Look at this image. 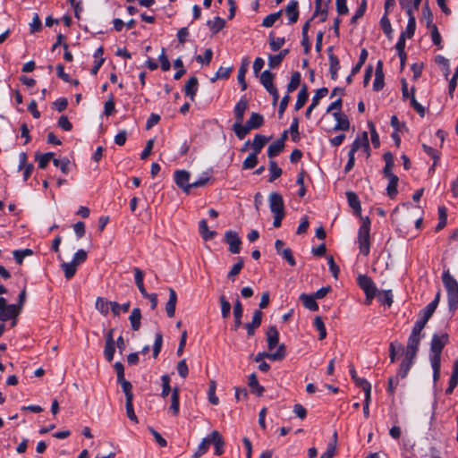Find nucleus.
Returning a JSON list of instances; mask_svg holds the SVG:
<instances>
[{
  "label": "nucleus",
  "mask_w": 458,
  "mask_h": 458,
  "mask_svg": "<svg viewBox=\"0 0 458 458\" xmlns=\"http://www.w3.org/2000/svg\"><path fill=\"white\" fill-rule=\"evenodd\" d=\"M264 124V116L259 113H251L245 124L234 123L233 131L239 140H243L251 130L260 128Z\"/></svg>",
  "instance_id": "1"
},
{
  "label": "nucleus",
  "mask_w": 458,
  "mask_h": 458,
  "mask_svg": "<svg viewBox=\"0 0 458 458\" xmlns=\"http://www.w3.org/2000/svg\"><path fill=\"white\" fill-rule=\"evenodd\" d=\"M210 446H213L214 454L216 456H221L225 453V438L218 430H213L202 438V454L208 452Z\"/></svg>",
  "instance_id": "2"
},
{
  "label": "nucleus",
  "mask_w": 458,
  "mask_h": 458,
  "mask_svg": "<svg viewBox=\"0 0 458 458\" xmlns=\"http://www.w3.org/2000/svg\"><path fill=\"white\" fill-rule=\"evenodd\" d=\"M361 222L358 231L359 249L362 255L368 256L370 250L369 232L371 222L369 216L361 217Z\"/></svg>",
  "instance_id": "3"
},
{
  "label": "nucleus",
  "mask_w": 458,
  "mask_h": 458,
  "mask_svg": "<svg viewBox=\"0 0 458 458\" xmlns=\"http://www.w3.org/2000/svg\"><path fill=\"white\" fill-rule=\"evenodd\" d=\"M174 178L176 185L181 188L186 194L191 192V188L200 186V179L193 182H190L191 174L185 170H176L174 172Z\"/></svg>",
  "instance_id": "4"
},
{
  "label": "nucleus",
  "mask_w": 458,
  "mask_h": 458,
  "mask_svg": "<svg viewBox=\"0 0 458 458\" xmlns=\"http://www.w3.org/2000/svg\"><path fill=\"white\" fill-rule=\"evenodd\" d=\"M448 342L449 336L446 333L440 335L437 334L433 335L430 343V351L432 352L430 360H441V352Z\"/></svg>",
  "instance_id": "5"
},
{
  "label": "nucleus",
  "mask_w": 458,
  "mask_h": 458,
  "mask_svg": "<svg viewBox=\"0 0 458 458\" xmlns=\"http://www.w3.org/2000/svg\"><path fill=\"white\" fill-rule=\"evenodd\" d=\"M357 284L363 290L367 302L370 303L377 293V287L372 279L367 275H360L357 277Z\"/></svg>",
  "instance_id": "6"
},
{
  "label": "nucleus",
  "mask_w": 458,
  "mask_h": 458,
  "mask_svg": "<svg viewBox=\"0 0 458 458\" xmlns=\"http://www.w3.org/2000/svg\"><path fill=\"white\" fill-rule=\"evenodd\" d=\"M273 81L274 74L271 72L267 70L260 74V82L273 97V104L276 105L279 99V93L276 87L274 85Z\"/></svg>",
  "instance_id": "7"
},
{
  "label": "nucleus",
  "mask_w": 458,
  "mask_h": 458,
  "mask_svg": "<svg viewBox=\"0 0 458 458\" xmlns=\"http://www.w3.org/2000/svg\"><path fill=\"white\" fill-rule=\"evenodd\" d=\"M225 241L229 245V251L231 253L237 254L241 251L242 240L236 232L232 230L226 231Z\"/></svg>",
  "instance_id": "8"
},
{
  "label": "nucleus",
  "mask_w": 458,
  "mask_h": 458,
  "mask_svg": "<svg viewBox=\"0 0 458 458\" xmlns=\"http://www.w3.org/2000/svg\"><path fill=\"white\" fill-rule=\"evenodd\" d=\"M286 355V348H285V345L284 344H281L278 347H277V350L275 352H272V353H269V352H259L255 358H254V360L256 362H259L260 363L261 361H263V358H268L270 360H282Z\"/></svg>",
  "instance_id": "9"
},
{
  "label": "nucleus",
  "mask_w": 458,
  "mask_h": 458,
  "mask_svg": "<svg viewBox=\"0 0 458 458\" xmlns=\"http://www.w3.org/2000/svg\"><path fill=\"white\" fill-rule=\"evenodd\" d=\"M269 208L273 214L285 213L283 197L278 192H271L268 197Z\"/></svg>",
  "instance_id": "10"
},
{
  "label": "nucleus",
  "mask_w": 458,
  "mask_h": 458,
  "mask_svg": "<svg viewBox=\"0 0 458 458\" xmlns=\"http://www.w3.org/2000/svg\"><path fill=\"white\" fill-rule=\"evenodd\" d=\"M360 148H362L367 156H369V143L368 139V133L363 131L362 137H357L351 146L349 153L355 154Z\"/></svg>",
  "instance_id": "11"
},
{
  "label": "nucleus",
  "mask_w": 458,
  "mask_h": 458,
  "mask_svg": "<svg viewBox=\"0 0 458 458\" xmlns=\"http://www.w3.org/2000/svg\"><path fill=\"white\" fill-rule=\"evenodd\" d=\"M20 307L15 304H9L0 311V320L5 322L10 319H15L20 315Z\"/></svg>",
  "instance_id": "12"
},
{
  "label": "nucleus",
  "mask_w": 458,
  "mask_h": 458,
  "mask_svg": "<svg viewBox=\"0 0 458 458\" xmlns=\"http://www.w3.org/2000/svg\"><path fill=\"white\" fill-rule=\"evenodd\" d=\"M267 348L272 351L276 346H279V332L276 326H270L266 333Z\"/></svg>",
  "instance_id": "13"
},
{
  "label": "nucleus",
  "mask_w": 458,
  "mask_h": 458,
  "mask_svg": "<svg viewBox=\"0 0 458 458\" xmlns=\"http://www.w3.org/2000/svg\"><path fill=\"white\" fill-rule=\"evenodd\" d=\"M262 316V311L257 310L254 311L251 322L245 324V328L247 329V334L249 336H253L255 335V330L260 327Z\"/></svg>",
  "instance_id": "14"
},
{
  "label": "nucleus",
  "mask_w": 458,
  "mask_h": 458,
  "mask_svg": "<svg viewBox=\"0 0 458 458\" xmlns=\"http://www.w3.org/2000/svg\"><path fill=\"white\" fill-rule=\"evenodd\" d=\"M249 104L246 98H241L235 105L233 113L236 119L234 123L242 124L244 119V113L248 109Z\"/></svg>",
  "instance_id": "15"
},
{
  "label": "nucleus",
  "mask_w": 458,
  "mask_h": 458,
  "mask_svg": "<svg viewBox=\"0 0 458 458\" xmlns=\"http://www.w3.org/2000/svg\"><path fill=\"white\" fill-rule=\"evenodd\" d=\"M385 85L384 82V72H383V62L378 60L376 66L375 71V80L373 82V89L375 91H379L383 89Z\"/></svg>",
  "instance_id": "16"
},
{
  "label": "nucleus",
  "mask_w": 458,
  "mask_h": 458,
  "mask_svg": "<svg viewBox=\"0 0 458 458\" xmlns=\"http://www.w3.org/2000/svg\"><path fill=\"white\" fill-rule=\"evenodd\" d=\"M333 116L336 121L334 127L335 131H348L350 128V122L347 115L342 112L333 113Z\"/></svg>",
  "instance_id": "17"
},
{
  "label": "nucleus",
  "mask_w": 458,
  "mask_h": 458,
  "mask_svg": "<svg viewBox=\"0 0 458 458\" xmlns=\"http://www.w3.org/2000/svg\"><path fill=\"white\" fill-rule=\"evenodd\" d=\"M346 198L349 206L353 209L354 214L361 219V205L360 201L355 192H346Z\"/></svg>",
  "instance_id": "18"
},
{
  "label": "nucleus",
  "mask_w": 458,
  "mask_h": 458,
  "mask_svg": "<svg viewBox=\"0 0 458 458\" xmlns=\"http://www.w3.org/2000/svg\"><path fill=\"white\" fill-rule=\"evenodd\" d=\"M169 299L165 304V312L168 318H174L175 314V307L177 303V294L173 288L168 289Z\"/></svg>",
  "instance_id": "19"
},
{
  "label": "nucleus",
  "mask_w": 458,
  "mask_h": 458,
  "mask_svg": "<svg viewBox=\"0 0 458 458\" xmlns=\"http://www.w3.org/2000/svg\"><path fill=\"white\" fill-rule=\"evenodd\" d=\"M350 374L352 377V379L354 381L355 385L364 391V393L371 392V385L369 381H367L365 378L359 377L357 376L356 370L354 367L352 365L350 367Z\"/></svg>",
  "instance_id": "20"
},
{
  "label": "nucleus",
  "mask_w": 458,
  "mask_h": 458,
  "mask_svg": "<svg viewBox=\"0 0 458 458\" xmlns=\"http://www.w3.org/2000/svg\"><path fill=\"white\" fill-rule=\"evenodd\" d=\"M440 301V292H438L435 297V299L429 302L422 310H421V318L425 320L428 321L433 313L435 312L438 303Z\"/></svg>",
  "instance_id": "21"
},
{
  "label": "nucleus",
  "mask_w": 458,
  "mask_h": 458,
  "mask_svg": "<svg viewBox=\"0 0 458 458\" xmlns=\"http://www.w3.org/2000/svg\"><path fill=\"white\" fill-rule=\"evenodd\" d=\"M298 5L299 4L297 0H292L285 8V13L290 23H295L299 19Z\"/></svg>",
  "instance_id": "22"
},
{
  "label": "nucleus",
  "mask_w": 458,
  "mask_h": 458,
  "mask_svg": "<svg viewBox=\"0 0 458 458\" xmlns=\"http://www.w3.org/2000/svg\"><path fill=\"white\" fill-rule=\"evenodd\" d=\"M443 284L446 289L447 294L455 292L458 289L457 281L450 275L449 271H445L442 276Z\"/></svg>",
  "instance_id": "23"
},
{
  "label": "nucleus",
  "mask_w": 458,
  "mask_h": 458,
  "mask_svg": "<svg viewBox=\"0 0 458 458\" xmlns=\"http://www.w3.org/2000/svg\"><path fill=\"white\" fill-rule=\"evenodd\" d=\"M269 140L270 138L264 135L256 134L251 143L252 153L259 155Z\"/></svg>",
  "instance_id": "24"
},
{
  "label": "nucleus",
  "mask_w": 458,
  "mask_h": 458,
  "mask_svg": "<svg viewBox=\"0 0 458 458\" xmlns=\"http://www.w3.org/2000/svg\"><path fill=\"white\" fill-rule=\"evenodd\" d=\"M199 81L196 76L191 77L185 84L184 92L187 97H190L191 100L194 99V96L198 90Z\"/></svg>",
  "instance_id": "25"
},
{
  "label": "nucleus",
  "mask_w": 458,
  "mask_h": 458,
  "mask_svg": "<svg viewBox=\"0 0 458 458\" xmlns=\"http://www.w3.org/2000/svg\"><path fill=\"white\" fill-rule=\"evenodd\" d=\"M249 64H250L249 59L244 58L242 62L241 66L239 67V70H238L237 80H238V82L240 83L242 90H245L247 89V83L245 81V74L248 71Z\"/></svg>",
  "instance_id": "26"
},
{
  "label": "nucleus",
  "mask_w": 458,
  "mask_h": 458,
  "mask_svg": "<svg viewBox=\"0 0 458 458\" xmlns=\"http://www.w3.org/2000/svg\"><path fill=\"white\" fill-rule=\"evenodd\" d=\"M207 26L209 29L212 35L218 33L225 26V20L221 17H216L214 20L207 21Z\"/></svg>",
  "instance_id": "27"
},
{
  "label": "nucleus",
  "mask_w": 458,
  "mask_h": 458,
  "mask_svg": "<svg viewBox=\"0 0 458 458\" xmlns=\"http://www.w3.org/2000/svg\"><path fill=\"white\" fill-rule=\"evenodd\" d=\"M300 300L302 301V304L306 309L311 311H317L318 310L316 298L312 294L301 293Z\"/></svg>",
  "instance_id": "28"
},
{
  "label": "nucleus",
  "mask_w": 458,
  "mask_h": 458,
  "mask_svg": "<svg viewBox=\"0 0 458 458\" xmlns=\"http://www.w3.org/2000/svg\"><path fill=\"white\" fill-rule=\"evenodd\" d=\"M384 160L386 162L385 167L383 169L384 175L387 178H390L392 176H396L392 172L394 165L393 154L391 152L385 153Z\"/></svg>",
  "instance_id": "29"
},
{
  "label": "nucleus",
  "mask_w": 458,
  "mask_h": 458,
  "mask_svg": "<svg viewBox=\"0 0 458 458\" xmlns=\"http://www.w3.org/2000/svg\"><path fill=\"white\" fill-rule=\"evenodd\" d=\"M129 320L131 323V329L133 331H138L140 328L141 311L140 308H134L131 310V315L129 317Z\"/></svg>",
  "instance_id": "30"
},
{
  "label": "nucleus",
  "mask_w": 458,
  "mask_h": 458,
  "mask_svg": "<svg viewBox=\"0 0 458 458\" xmlns=\"http://www.w3.org/2000/svg\"><path fill=\"white\" fill-rule=\"evenodd\" d=\"M216 382L214 379L209 380L208 382V388L207 391V396L208 402L212 405H218L219 404V398L216 394Z\"/></svg>",
  "instance_id": "31"
},
{
  "label": "nucleus",
  "mask_w": 458,
  "mask_h": 458,
  "mask_svg": "<svg viewBox=\"0 0 458 458\" xmlns=\"http://www.w3.org/2000/svg\"><path fill=\"white\" fill-rule=\"evenodd\" d=\"M111 301L104 297H98L95 302V308L103 316H107L110 310Z\"/></svg>",
  "instance_id": "32"
},
{
  "label": "nucleus",
  "mask_w": 458,
  "mask_h": 458,
  "mask_svg": "<svg viewBox=\"0 0 458 458\" xmlns=\"http://www.w3.org/2000/svg\"><path fill=\"white\" fill-rule=\"evenodd\" d=\"M289 54V49H283L279 54L268 56V66L276 68L279 66L284 58Z\"/></svg>",
  "instance_id": "33"
},
{
  "label": "nucleus",
  "mask_w": 458,
  "mask_h": 458,
  "mask_svg": "<svg viewBox=\"0 0 458 458\" xmlns=\"http://www.w3.org/2000/svg\"><path fill=\"white\" fill-rule=\"evenodd\" d=\"M308 98H309L308 88L304 84V85H302L301 90L298 93L297 100L295 103V110L298 111L301 108H302L303 106L305 105V103L307 102Z\"/></svg>",
  "instance_id": "34"
},
{
  "label": "nucleus",
  "mask_w": 458,
  "mask_h": 458,
  "mask_svg": "<svg viewBox=\"0 0 458 458\" xmlns=\"http://www.w3.org/2000/svg\"><path fill=\"white\" fill-rule=\"evenodd\" d=\"M249 386L252 393L258 394L259 396L263 394L264 387L259 385L256 374L253 373L249 377Z\"/></svg>",
  "instance_id": "35"
},
{
  "label": "nucleus",
  "mask_w": 458,
  "mask_h": 458,
  "mask_svg": "<svg viewBox=\"0 0 458 458\" xmlns=\"http://www.w3.org/2000/svg\"><path fill=\"white\" fill-rule=\"evenodd\" d=\"M301 73L299 72H293L291 76V80L287 85V93H292L297 89L301 83Z\"/></svg>",
  "instance_id": "36"
},
{
  "label": "nucleus",
  "mask_w": 458,
  "mask_h": 458,
  "mask_svg": "<svg viewBox=\"0 0 458 458\" xmlns=\"http://www.w3.org/2000/svg\"><path fill=\"white\" fill-rule=\"evenodd\" d=\"M284 148V146L278 141H275L272 144H270L267 148V156L270 158V160H273V158L276 156H278Z\"/></svg>",
  "instance_id": "37"
},
{
  "label": "nucleus",
  "mask_w": 458,
  "mask_h": 458,
  "mask_svg": "<svg viewBox=\"0 0 458 458\" xmlns=\"http://www.w3.org/2000/svg\"><path fill=\"white\" fill-rule=\"evenodd\" d=\"M61 267L64 273V276L67 280H70L72 278L76 273L77 270V265L73 263L72 261L68 263H63L61 265Z\"/></svg>",
  "instance_id": "38"
},
{
  "label": "nucleus",
  "mask_w": 458,
  "mask_h": 458,
  "mask_svg": "<svg viewBox=\"0 0 458 458\" xmlns=\"http://www.w3.org/2000/svg\"><path fill=\"white\" fill-rule=\"evenodd\" d=\"M282 13L283 11L279 10L276 13L268 14L263 19L261 25L265 28L272 27L275 24V22L281 17Z\"/></svg>",
  "instance_id": "39"
},
{
  "label": "nucleus",
  "mask_w": 458,
  "mask_h": 458,
  "mask_svg": "<svg viewBox=\"0 0 458 458\" xmlns=\"http://www.w3.org/2000/svg\"><path fill=\"white\" fill-rule=\"evenodd\" d=\"M117 382L121 385L125 394V401L133 400L132 386L130 381L125 378L119 379Z\"/></svg>",
  "instance_id": "40"
},
{
  "label": "nucleus",
  "mask_w": 458,
  "mask_h": 458,
  "mask_svg": "<svg viewBox=\"0 0 458 458\" xmlns=\"http://www.w3.org/2000/svg\"><path fill=\"white\" fill-rule=\"evenodd\" d=\"M269 172H270V178L269 182H274L277 178H279L282 175V169L277 165V163L275 160H269Z\"/></svg>",
  "instance_id": "41"
},
{
  "label": "nucleus",
  "mask_w": 458,
  "mask_h": 458,
  "mask_svg": "<svg viewBox=\"0 0 458 458\" xmlns=\"http://www.w3.org/2000/svg\"><path fill=\"white\" fill-rule=\"evenodd\" d=\"M411 106L414 108V110L423 117L425 115V108L416 100L415 98V88L412 87L411 89V97H410Z\"/></svg>",
  "instance_id": "42"
},
{
  "label": "nucleus",
  "mask_w": 458,
  "mask_h": 458,
  "mask_svg": "<svg viewBox=\"0 0 458 458\" xmlns=\"http://www.w3.org/2000/svg\"><path fill=\"white\" fill-rule=\"evenodd\" d=\"M380 27H381L382 30L384 31V33L386 34V36L388 38H391L393 30H392L390 20L388 19L386 13H385L380 20Z\"/></svg>",
  "instance_id": "43"
},
{
  "label": "nucleus",
  "mask_w": 458,
  "mask_h": 458,
  "mask_svg": "<svg viewBox=\"0 0 458 458\" xmlns=\"http://www.w3.org/2000/svg\"><path fill=\"white\" fill-rule=\"evenodd\" d=\"M170 410L173 411L174 415H177L179 412V390H178V388H174L172 391Z\"/></svg>",
  "instance_id": "44"
},
{
  "label": "nucleus",
  "mask_w": 458,
  "mask_h": 458,
  "mask_svg": "<svg viewBox=\"0 0 458 458\" xmlns=\"http://www.w3.org/2000/svg\"><path fill=\"white\" fill-rule=\"evenodd\" d=\"M389 179V183L387 185V194L391 199H394L397 194V185H398V177L392 176Z\"/></svg>",
  "instance_id": "45"
},
{
  "label": "nucleus",
  "mask_w": 458,
  "mask_h": 458,
  "mask_svg": "<svg viewBox=\"0 0 458 458\" xmlns=\"http://www.w3.org/2000/svg\"><path fill=\"white\" fill-rule=\"evenodd\" d=\"M447 223V214L445 207L438 208V224L436 226V231L442 230Z\"/></svg>",
  "instance_id": "46"
},
{
  "label": "nucleus",
  "mask_w": 458,
  "mask_h": 458,
  "mask_svg": "<svg viewBox=\"0 0 458 458\" xmlns=\"http://www.w3.org/2000/svg\"><path fill=\"white\" fill-rule=\"evenodd\" d=\"M233 71V66L228 68L219 67L216 74L210 78L211 82H215L218 79H227Z\"/></svg>",
  "instance_id": "47"
},
{
  "label": "nucleus",
  "mask_w": 458,
  "mask_h": 458,
  "mask_svg": "<svg viewBox=\"0 0 458 458\" xmlns=\"http://www.w3.org/2000/svg\"><path fill=\"white\" fill-rule=\"evenodd\" d=\"M163 344V335L160 332H157L155 335V342L153 345V358L157 359L161 352Z\"/></svg>",
  "instance_id": "48"
},
{
  "label": "nucleus",
  "mask_w": 458,
  "mask_h": 458,
  "mask_svg": "<svg viewBox=\"0 0 458 458\" xmlns=\"http://www.w3.org/2000/svg\"><path fill=\"white\" fill-rule=\"evenodd\" d=\"M314 327L319 332L318 339L319 340L325 339L326 336H327V330H326V327H325V324H324L321 317H319V316L315 317V318H314Z\"/></svg>",
  "instance_id": "49"
},
{
  "label": "nucleus",
  "mask_w": 458,
  "mask_h": 458,
  "mask_svg": "<svg viewBox=\"0 0 458 458\" xmlns=\"http://www.w3.org/2000/svg\"><path fill=\"white\" fill-rule=\"evenodd\" d=\"M258 164V155L255 153H250L242 163L243 169H252Z\"/></svg>",
  "instance_id": "50"
},
{
  "label": "nucleus",
  "mask_w": 458,
  "mask_h": 458,
  "mask_svg": "<svg viewBox=\"0 0 458 458\" xmlns=\"http://www.w3.org/2000/svg\"><path fill=\"white\" fill-rule=\"evenodd\" d=\"M290 133L291 138L293 142H298L300 140V133H299V120L297 117L293 119V122L290 126Z\"/></svg>",
  "instance_id": "51"
},
{
  "label": "nucleus",
  "mask_w": 458,
  "mask_h": 458,
  "mask_svg": "<svg viewBox=\"0 0 458 458\" xmlns=\"http://www.w3.org/2000/svg\"><path fill=\"white\" fill-rule=\"evenodd\" d=\"M269 38V46L274 52L279 50L285 43L284 38H275L272 33H270Z\"/></svg>",
  "instance_id": "52"
},
{
  "label": "nucleus",
  "mask_w": 458,
  "mask_h": 458,
  "mask_svg": "<svg viewBox=\"0 0 458 458\" xmlns=\"http://www.w3.org/2000/svg\"><path fill=\"white\" fill-rule=\"evenodd\" d=\"M416 30V20L415 18L408 19L406 30L401 33V36L405 38H412Z\"/></svg>",
  "instance_id": "53"
},
{
  "label": "nucleus",
  "mask_w": 458,
  "mask_h": 458,
  "mask_svg": "<svg viewBox=\"0 0 458 458\" xmlns=\"http://www.w3.org/2000/svg\"><path fill=\"white\" fill-rule=\"evenodd\" d=\"M243 260L242 258H239L238 261L233 266L231 270L229 271L227 277L232 281L234 280V277L241 272L243 267Z\"/></svg>",
  "instance_id": "54"
},
{
  "label": "nucleus",
  "mask_w": 458,
  "mask_h": 458,
  "mask_svg": "<svg viewBox=\"0 0 458 458\" xmlns=\"http://www.w3.org/2000/svg\"><path fill=\"white\" fill-rule=\"evenodd\" d=\"M115 352V343H106L104 349V355L108 362H111L114 359Z\"/></svg>",
  "instance_id": "55"
},
{
  "label": "nucleus",
  "mask_w": 458,
  "mask_h": 458,
  "mask_svg": "<svg viewBox=\"0 0 458 458\" xmlns=\"http://www.w3.org/2000/svg\"><path fill=\"white\" fill-rule=\"evenodd\" d=\"M337 440V433H334V443L329 444L325 453H323L320 458H333L335 454V445Z\"/></svg>",
  "instance_id": "56"
},
{
  "label": "nucleus",
  "mask_w": 458,
  "mask_h": 458,
  "mask_svg": "<svg viewBox=\"0 0 458 458\" xmlns=\"http://www.w3.org/2000/svg\"><path fill=\"white\" fill-rule=\"evenodd\" d=\"M448 307L451 311H454L458 308V289L455 292L447 294Z\"/></svg>",
  "instance_id": "57"
},
{
  "label": "nucleus",
  "mask_w": 458,
  "mask_h": 458,
  "mask_svg": "<svg viewBox=\"0 0 458 458\" xmlns=\"http://www.w3.org/2000/svg\"><path fill=\"white\" fill-rule=\"evenodd\" d=\"M221 313L223 318H227L231 311V304L224 295L220 296Z\"/></svg>",
  "instance_id": "58"
},
{
  "label": "nucleus",
  "mask_w": 458,
  "mask_h": 458,
  "mask_svg": "<svg viewBox=\"0 0 458 458\" xmlns=\"http://www.w3.org/2000/svg\"><path fill=\"white\" fill-rule=\"evenodd\" d=\"M328 51V59H329V64H330V71H338L340 69V63L339 59L336 55H335L332 52V47H329L327 49Z\"/></svg>",
  "instance_id": "59"
},
{
  "label": "nucleus",
  "mask_w": 458,
  "mask_h": 458,
  "mask_svg": "<svg viewBox=\"0 0 458 458\" xmlns=\"http://www.w3.org/2000/svg\"><path fill=\"white\" fill-rule=\"evenodd\" d=\"M55 166L59 167L63 174H67L69 173L70 160L68 158L53 159Z\"/></svg>",
  "instance_id": "60"
},
{
  "label": "nucleus",
  "mask_w": 458,
  "mask_h": 458,
  "mask_svg": "<svg viewBox=\"0 0 458 458\" xmlns=\"http://www.w3.org/2000/svg\"><path fill=\"white\" fill-rule=\"evenodd\" d=\"M216 234V231L208 229L207 222L202 219V238L205 241H210L213 240Z\"/></svg>",
  "instance_id": "61"
},
{
  "label": "nucleus",
  "mask_w": 458,
  "mask_h": 458,
  "mask_svg": "<svg viewBox=\"0 0 458 458\" xmlns=\"http://www.w3.org/2000/svg\"><path fill=\"white\" fill-rule=\"evenodd\" d=\"M42 30V23L41 20L38 13H34V16L32 18V21L30 23V33L38 32Z\"/></svg>",
  "instance_id": "62"
},
{
  "label": "nucleus",
  "mask_w": 458,
  "mask_h": 458,
  "mask_svg": "<svg viewBox=\"0 0 458 458\" xmlns=\"http://www.w3.org/2000/svg\"><path fill=\"white\" fill-rule=\"evenodd\" d=\"M422 15H423V18L426 20L427 26L428 28L431 27L432 25H435L433 23V14H432V12L430 11L428 2L425 3V4L422 8Z\"/></svg>",
  "instance_id": "63"
},
{
  "label": "nucleus",
  "mask_w": 458,
  "mask_h": 458,
  "mask_svg": "<svg viewBox=\"0 0 458 458\" xmlns=\"http://www.w3.org/2000/svg\"><path fill=\"white\" fill-rule=\"evenodd\" d=\"M162 381V393L161 395L163 397L168 396L169 393L171 392L170 387V377L168 375H163L161 377Z\"/></svg>",
  "instance_id": "64"
}]
</instances>
